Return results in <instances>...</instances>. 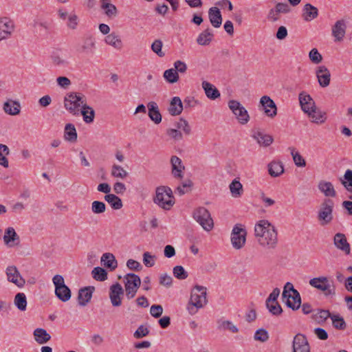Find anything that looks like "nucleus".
Segmentation results:
<instances>
[{
	"mask_svg": "<svg viewBox=\"0 0 352 352\" xmlns=\"http://www.w3.org/2000/svg\"><path fill=\"white\" fill-rule=\"evenodd\" d=\"M87 104V99L84 94L78 92H71L67 94L64 99L65 108L74 116L79 115V107Z\"/></svg>",
	"mask_w": 352,
	"mask_h": 352,
	"instance_id": "obj_4",
	"label": "nucleus"
},
{
	"mask_svg": "<svg viewBox=\"0 0 352 352\" xmlns=\"http://www.w3.org/2000/svg\"><path fill=\"white\" fill-rule=\"evenodd\" d=\"M21 105L16 101H7L3 104L4 111L11 116H16L20 113Z\"/></svg>",
	"mask_w": 352,
	"mask_h": 352,
	"instance_id": "obj_35",
	"label": "nucleus"
},
{
	"mask_svg": "<svg viewBox=\"0 0 352 352\" xmlns=\"http://www.w3.org/2000/svg\"><path fill=\"white\" fill-rule=\"evenodd\" d=\"M202 88L204 89L206 96L211 99L215 100L220 97V92L219 90L211 83L207 81L202 82Z\"/></svg>",
	"mask_w": 352,
	"mask_h": 352,
	"instance_id": "obj_32",
	"label": "nucleus"
},
{
	"mask_svg": "<svg viewBox=\"0 0 352 352\" xmlns=\"http://www.w3.org/2000/svg\"><path fill=\"white\" fill-rule=\"evenodd\" d=\"M291 292L295 294L296 299L300 300L299 292L296 289H294L293 285L291 283L287 282L284 286L283 292L282 294L283 301L286 297H290Z\"/></svg>",
	"mask_w": 352,
	"mask_h": 352,
	"instance_id": "obj_48",
	"label": "nucleus"
},
{
	"mask_svg": "<svg viewBox=\"0 0 352 352\" xmlns=\"http://www.w3.org/2000/svg\"><path fill=\"white\" fill-rule=\"evenodd\" d=\"M6 272L9 282L14 283L19 287H23L25 284V280L21 276L16 266H8Z\"/></svg>",
	"mask_w": 352,
	"mask_h": 352,
	"instance_id": "obj_13",
	"label": "nucleus"
},
{
	"mask_svg": "<svg viewBox=\"0 0 352 352\" xmlns=\"http://www.w3.org/2000/svg\"><path fill=\"white\" fill-rule=\"evenodd\" d=\"M228 107L241 124H245L250 120V116L245 108L237 100H230Z\"/></svg>",
	"mask_w": 352,
	"mask_h": 352,
	"instance_id": "obj_9",
	"label": "nucleus"
},
{
	"mask_svg": "<svg viewBox=\"0 0 352 352\" xmlns=\"http://www.w3.org/2000/svg\"><path fill=\"white\" fill-rule=\"evenodd\" d=\"M309 284L312 287L324 292L325 296L335 294L334 288H331L329 280L325 276H320L311 278Z\"/></svg>",
	"mask_w": 352,
	"mask_h": 352,
	"instance_id": "obj_11",
	"label": "nucleus"
},
{
	"mask_svg": "<svg viewBox=\"0 0 352 352\" xmlns=\"http://www.w3.org/2000/svg\"><path fill=\"white\" fill-rule=\"evenodd\" d=\"M34 336L36 342L40 344L47 342L51 336L43 328H37L34 331Z\"/></svg>",
	"mask_w": 352,
	"mask_h": 352,
	"instance_id": "obj_36",
	"label": "nucleus"
},
{
	"mask_svg": "<svg viewBox=\"0 0 352 352\" xmlns=\"http://www.w3.org/2000/svg\"><path fill=\"white\" fill-rule=\"evenodd\" d=\"M206 291V287L198 285H196L191 290L190 300L186 307L190 315L195 314L199 309L204 307L207 304Z\"/></svg>",
	"mask_w": 352,
	"mask_h": 352,
	"instance_id": "obj_2",
	"label": "nucleus"
},
{
	"mask_svg": "<svg viewBox=\"0 0 352 352\" xmlns=\"http://www.w3.org/2000/svg\"><path fill=\"white\" fill-rule=\"evenodd\" d=\"M340 181L345 189L352 193V170L347 169L344 173L343 178H340Z\"/></svg>",
	"mask_w": 352,
	"mask_h": 352,
	"instance_id": "obj_45",
	"label": "nucleus"
},
{
	"mask_svg": "<svg viewBox=\"0 0 352 352\" xmlns=\"http://www.w3.org/2000/svg\"><path fill=\"white\" fill-rule=\"evenodd\" d=\"M260 103L263 107L265 113L270 118H274L277 114V107L274 101L268 96H263L260 100Z\"/></svg>",
	"mask_w": 352,
	"mask_h": 352,
	"instance_id": "obj_16",
	"label": "nucleus"
},
{
	"mask_svg": "<svg viewBox=\"0 0 352 352\" xmlns=\"http://www.w3.org/2000/svg\"><path fill=\"white\" fill-rule=\"evenodd\" d=\"M254 236L258 243L267 249H274L278 243V233L267 220H260L254 227Z\"/></svg>",
	"mask_w": 352,
	"mask_h": 352,
	"instance_id": "obj_1",
	"label": "nucleus"
},
{
	"mask_svg": "<svg viewBox=\"0 0 352 352\" xmlns=\"http://www.w3.org/2000/svg\"><path fill=\"white\" fill-rule=\"evenodd\" d=\"M252 137L261 146L263 147L269 146L274 142V138L272 135L264 133L259 129L254 131Z\"/></svg>",
	"mask_w": 352,
	"mask_h": 352,
	"instance_id": "obj_20",
	"label": "nucleus"
},
{
	"mask_svg": "<svg viewBox=\"0 0 352 352\" xmlns=\"http://www.w3.org/2000/svg\"><path fill=\"white\" fill-rule=\"evenodd\" d=\"M170 164L174 177L182 179L184 177L182 172L185 169V166L182 164V160L176 155H173L170 158Z\"/></svg>",
	"mask_w": 352,
	"mask_h": 352,
	"instance_id": "obj_22",
	"label": "nucleus"
},
{
	"mask_svg": "<svg viewBox=\"0 0 352 352\" xmlns=\"http://www.w3.org/2000/svg\"><path fill=\"white\" fill-rule=\"evenodd\" d=\"M332 325L338 330H345L346 328V323L343 317L339 314H333L331 317Z\"/></svg>",
	"mask_w": 352,
	"mask_h": 352,
	"instance_id": "obj_47",
	"label": "nucleus"
},
{
	"mask_svg": "<svg viewBox=\"0 0 352 352\" xmlns=\"http://www.w3.org/2000/svg\"><path fill=\"white\" fill-rule=\"evenodd\" d=\"M333 243L335 246L343 251L346 254H349L351 252L350 245L347 242L346 236L342 233H337L334 236Z\"/></svg>",
	"mask_w": 352,
	"mask_h": 352,
	"instance_id": "obj_24",
	"label": "nucleus"
},
{
	"mask_svg": "<svg viewBox=\"0 0 352 352\" xmlns=\"http://www.w3.org/2000/svg\"><path fill=\"white\" fill-rule=\"evenodd\" d=\"M100 8L104 10V14L109 19H113L118 15V9L111 3V0H100Z\"/></svg>",
	"mask_w": 352,
	"mask_h": 352,
	"instance_id": "obj_26",
	"label": "nucleus"
},
{
	"mask_svg": "<svg viewBox=\"0 0 352 352\" xmlns=\"http://www.w3.org/2000/svg\"><path fill=\"white\" fill-rule=\"evenodd\" d=\"M254 339L261 342L267 341L269 339L267 331L263 328L256 330L254 336Z\"/></svg>",
	"mask_w": 352,
	"mask_h": 352,
	"instance_id": "obj_55",
	"label": "nucleus"
},
{
	"mask_svg": "<svg viewBox=\"0 0 352 352\" xmlns=\"http://www.w3.org/2000/svg\"><path fill=\"white\" fill-rule=\"evenodd\" d=\"M14 25L8 18L0 19V41L10 38L14 32Z\"/></svg>",
	"mask_w": 352,
	"mask_h": 352,
	"instance_id": "obj_17",
	"label": "nucleus"
},
{
	"mask_svg": "<svg viewBox=\"0 0 352 352\" xmlns=\"http://www.w3.org/2000/svg\"><path fill=\"white\" fill-rule=\"evenodd\" d=\"M104 200L107 201L114 210H119L122 208L123 204L121 199L113 194H108L104 196Z\"/></svg>",
	"mask_w": 352,
	"mask_h": 352,
	"instance_id": "obj_43",
	"label": "nucleus"
},
{
	"mask_svg": "<svg viewBox=\"0 0 352 352\" xmlns=\"http://www.w3.org/2000/svg\"><path fill=\"white\" fill-rule=\"evenodd\" d=\"M52 62L56 67H65L69 64L68 60L65 56L58 52H54L51 56Z\"/></svg>",
	"mask_w": 352,
	"mask_h": 352,
	"instance_id": "obj_41",
	"label": "nucleus"
},
{
	"mask_svg": "<svg viewBox=\"0 0 352 352\" xmlns=\"http://www.w3.org/2000/svg\"><path fill=\"white\" fill-rule=\"evenodd\" d=\"M148 116L149 118L156 124L162 122V115L160 112L157 104L155 102L151 101L147 104Z\"/></svg>",
	"mask_w": 352,
	"mask_h": 352,
	"instance_id": "obj_25",
	"label": "nucleus"
},
{
	"mask_svg": "<svg viewBox=\"0 0 352 352\" xmlns=\"http://www.w3.org/2000/svg\"><path fill=\"white\" fill-rule=\"evenodd\" d=\"M269 174L274 177L280 176L284 172L283 165L280 162L273 161L268 164Z\"/></svg>",
	"mask_w": 352,
	"mask_h": 352,
	"instance_id": "obj_37",
	"label": "nucleus"
},
{
	"mask_svg": "<svg viewBox=\"0 0 352 352\" xmlns=\"http://www.w3.org/2000/svg\"><path fill=\"white\" fill-rule=\"evenodd\" d=\"M292 352H310V346L305 335L298 333L294 336Z\"/></svg>",
	"mask_w": 352,
	"mask_h": 352,
	"instance_id": "obj_14",
	"label": "nucleus"
},
{
	"mask_svg": "<svg viewBox=\"0 0 352 352\" xmlns=\"http://www.w3.org/2000/svg\"><path fill=\"white\" fill-rule=\"evenodd\" d=\"M124 289L119 283H116L109 288V298L112 306L120 307L122 305V298Z\"/></svg>",
	"mask_w": 352,
	"mask_h": 352,
	"instance_id": "obj_12",
	"label": "nucleus"
},
{
	"mask_svg": "<svg viewBox=\"0 0 352 352\" xmlns=\"http://www.w3.org/2000/svg\"><path fill=\"white\" fill-rule=\"evenodd\" d=\"M247 232L241 224H236L231 232V243L236 250H241L245 244Z\"/></svg>",
	"mask_w": 352,
	"mask_h": 352,
	"instance_id": "obj_7",
	"label": "nucleus"
},
{
	"mask_svg": "<svg viewBox=\"0 0 352 352\" xmlns=\"http://www.w3.org/2000/svg\"><path fill=\"white\" fill-rule=\"evenodd\" d=\"M208 17L212 25L215 28H219L222 23V16L219 8L212 7L208 10Z\"/></svg>",
	"mask_w": 352,
	"mask_h": 352,
	"instance_id": "obj_29",
	"label": "nucleus"
},
{
	"mask_svg": "<svg viewBox=\"0 0 352 352\" xmlns=\"http://www.w3.org/2000/svg\"><path fill=\"white\" fill-rule=\"evenodd\" d=\"M166 134L175 141H180L183 139L182 132L176 129H168Z\"/></svg>",
	"mask_w": 352,
	"mask_h": 352,
	"instance_id": "obj_64",
	"label": "nucleus"
},
{
	"mask_svg": "<svg viewBox=\"0 0 352 352\" xmlns=\"http://www.w3.org/2000/svg\"><path fill=\"white\" fill-rule=\"evenodd\" d=\"M14 304L21 311H24L27 309V298L24 293H17L14 299Z\"/></svg>",
	"mask_w": 352,
	"mask_h": 352,
	"instance_id": "obj_42",
	"label": "nucleus"
},
{
	"mask_svg": "<svg viewBox=\"0 0 352 352\" xmlns=\"http://www.w3.org/2000/svg\"><path fill=\"white\" fill-rule=\"evenodd\" d=\"M9 154V148L5 144H0V165L5 168H8L9 166L8 160L6 157Z\"/></svg>",
	"mask_w": 352,
	"mask_h": 352,
	"instance_id": "obj_51",
	"label": "nucleus"
},
{
	"mask_svg": "<svg viewBox=\"0 0 352 352\" xmlns=\"http://www.w3.org/2000/svg\"><path fill=\"white\" fill-rule=\"evenodd\" d=\"M289 150L291 151V155L295 165L298 167H305L306 166V162L303 157L298 151H295L294 147H289Z\"/></svg>",
	"mask_w": 352,
	"mask_h": 352,
	"instance_id": "obj_50",
	"label": "nucleus"
},
{
	"mask_svg": "<svg viewBox=\"0 0 352 352\" xmlns=\"http://www.w3.org/2000/svg\"><path fill=\"white\" fill-rule=\"evenodd\" d=\"M286 305L294 311L298 310L301 305V298L300 300H297L295 298V294H290V297H286L285 298Z\"/></svg>",
	"mask_w": 352,
	"mask_h": 352,
	"instance_id": "obj_49",
	"label": "nucleus"
},
{
	"mask_svg": "<svg viewBox=\"0 0 352 352\" xmlns=\"http://www.w3.org/2000/svg\"><path fill=\"white\" fill-rule=\"evenodd\" d=\"M173 273L174 276L179 280H184L188 276V272L181 265H177L174 267Z\"/></svg>",
	"mask_w": 352,
	"mask_h": 352,
	"instance_id": "obj_56",
	"label": "nucleus"
},
{
	"mask_svg": "<svg viewBox=\"0 0 352 352\" xmlns=\"http://www.w3.org/2000/svg\"><path fill=\"white\" fill-rule=\"evenodd\" d=\"M80 112L82 116L83 120L86 123L89 124L94 122L95 111L91 107L87 105V104H84Z\"/></svg>",
	"mask_w": 352,
	"mask_h": 352,
	"instance_id": "obj_39",
	"label": "nucleus"
},
{
	"mask_svg": "<svg viewBox=\"0 0 352 352\" xmlns=\"http://www.w3.org/2000/svg\"><path fill=\"white\" fill-rule=\"evenodd\" d=\"M309 58L311 62L315 65H318L322 61V56L316 48L310 50Z\"/></svg>",
	"mask_w": 352,
	"mask_h": 352,
	"instance_id": "obj_54",
	"label": "nucleus"
},
{
	"mask_svg": "<svg viewBox=\"0 0 352 352\" xmlns=\"http://www.w3.org/2000/svg\"><path fill=\"white\" fill-rule=\"evenodd\" d=\"M96 49V39L91 35L84 36L81 41L76 45V51L79 54H91L94 53Z\"/></svg>",
	"mask_w": 352,
	"mask_h": 352,
	"instance_id": "obj_10",
	"label": "nucleus"
},
{
	"mask_svg": "<svg viewBox=\"0 0 352 352\" xmlns=\"http://www.w3.org/2000/svg\"><path fill=\"white\" fill-rule=\"evenodd\" d=\"M214 34L211 29L207 28L203 31L197 38V43L200 45H208L212 41Z\"/></svg>",
	"mask_w": 352,
	"mask_h": 352,
	"instance_id": "obj_33",
	"label": "nucleus"
},
{
	"mask_svg": "<svg viewBox=\"0 0 352 352\" xmlns=\"http://www.w3.org/2000/svg\"><path fill=\"white\" fill-rule=\"evenodd\" d=\"M266 307L269 311L274 316H278L283 312L282 307L278 302H270V305H266Z\"/></svg>",
	"mask_w": 352,
	"mask_h": 352,
	"instance_id": "obj_62",
	"label": "nucleus"
},
{
	"mask_svg": "<svg viewBox=\"0 0 352 352\" xmlns=\"http://www.w3.org/2000/svg\"><path fill=\"white\" fill-rule=\"evenodd\" d=\"M332 315L329 310L319 309L316 315V320H318V323H322L329 318L331 319Z\"/></svg>",
	"mask_w": 352,
	"mask_h": 352,
	"instance_id": "obj_61",
	"label": "nucleus"
},
{
	"mask_svg": "<svg viewBox=\"0 0 352 352\" xmlns=\"http://www.w3.org/2000/svg\"><path fill=\"white\" fill-rule=\"evenodd\" d=\"M155 204L160 208L168 210L175 204V198L170 187L159 186L155 190V197L153 198Z\"/></svg>",
	"mask_w": 352,
	"mask_h": 352,
	"instance_id": "obj_3",
	"label": "nucleus"
},
{
	"mask_svg": "<svg viewBox=\"0 0 352 352\" xmlns=\"http://www.w3.org/2000/svg\"><path fill=\"white\" fill-rule=\"evenodd\" d=\"M111 175L115 177L125 178L128 173L120 166L114 164L112 166Z\"/></svg>",
	"mask_w": 352,
	"mask_h": 352,
	"instance_id": "obj_57",
	"label": "nucleus"
},
{
	"mask_svg": "<svg viewBox=\"0 0 352 352\" xmlns=\"http://www.w3.org/2000/svg\"><path fill=\"white\" fill-rule=\"evenodd\" d=\"M163 76L168 82L171 84L177 82L179 78L178 73L173 68L166 69Z\"/></svg>",
	"mask_w": 352,
	"mask_h": 352,
	"instance_id": "obj_52",
	"label": "nucleus"
},
{
	"mask_svg": "<svg viewBox=\"0 0 352 352\" xmlns=\"http://www.w3.org/2000/svg\"><path fill=\"white\" fill-rule=\"evenodd\" d=\"M307 115L311 119V122L317 124L324 123L327 119L326 113L321 111L317 107L308 112Z\"/></svg>",
	"mask_w": 352,
	"mask_h": 352,
	"instance_id": "obj_34",
	"label": "nucleus"
},
{
	"mask_svg": "<svg viewBox=\"0 0 352 352\" xmlns=\"http://www.w3.org/2000/svg\"><path fill=\"white\" fill-rule=\"evenodd\" d=\"M101 263L102 265L109 269L110 271L115 270L118 267V261L115 256L111 253H104L101 257Z\"/></svg>",
	"mask_w": 352,
	"mask_h": 352,
	"instance_id": "obj_31",
	"label": "nucleus"
},
{
	"mask_svg": "<svg viewBox=\"0 0 352 352\" xmlns=\"http://www.w3.org/2000/svg\"><path fill=\"white\" fill-rule=\"evenodd\" d=\"M55 286V295L62 302H67L72 296L70 289L65 284L63 276L56 274L52 278Z\"/></svg>",
	"mask_w": 352,
	"mask_h": 352,
	"instance_id": "obj_5",
	"label": "nucleus"
},
{
	"mask_svg": "<svg viewBox=\"0 0 352 352\" xmlns=\"http://www.w3.org/2000/svg\"><path fill=\"white\" fill-rule=\"evenodd\" d=\"M346 25L344 19L338 20L332 27V35L336 41H340L344 37Z\"/></svg>",
	"mask_w": 352,
	"mask_h": 352,
	"instance_id": "obj_23",
	"label": "nucleus"
},
{
	"mask_svg": "<svg viewBox=\"0 0 352 352\" xmlns=\"http://www.w3.org/2000/svg\"><path fill=\"white\" fill-rule=\"evenodd\" d=\"M163 46L162 41L160 39L155 40L154 42L151 45V50L153 52H155L158 56L164 57L165 56V53L162 52V48Z\"/></svg>",
	"mask_w": 352,
	"mask_h": 352,
	"instance_id": "obj_60",
	"label": "nucleus"
},
{
	"mask_svg": "<svg viewBox=\"0 0 352 352\" xmlns=\"http://www.w3.org/2000/svg\"><path fill=\"white\" fill-rule=\"evenodd\" d=\"M77 132L73 124H67L65 126L64 138L70 142H75L77 140Z\"/></svg>",
	"mask_w": 352,
	"mask_h": 352,
	"instance_id": "obj_38",
	"label": "nucleus"
},
{
	"mask_svg": "<svg viewBox=\"0 0 352 352\" xmlns=\"http://www.w3.org/2000/svg\"><path fill=\"white\" fill-rule=\"evenodd\" d=\"M3 242L8 248L19 245L20 243V237L12 227H8L3 235Z\"/></svg>",
	"mask_w": 352,
	"mask_h": 352,
	"instance_id": "obj_18",
	"label": "nucleus"
},
{
	"mask_svg": "<svg viewBox=\"0 0 352 352\" xmlns=\"http://www.w3.org/2000/svg\"><path fill=\"white\" fill-rule=\"evenodd\" d=\"M105 43L117 50H121L123 46L121 38L115 33L108 34L105 37Z\"/></svg>",
	"mask_w": 352,
	"mask_h": 352,
	"instance_id": "obj_40",
	"label": "nucleus"
},
{
	"mask_svg": "<svg viewBox=\"0 0 352 352\" xmlns=\"http://www.w3.org/2000/svg\"><path fill=\"white\" fill-rule=\"evenodd\" d=\"M124 278L125 280L124 282V287L125 290L126 289V287L129 286V288H133V283L136 282L137 285L138 286V288L140 287L141 285V279L140 276L135 274L133 273H128L124 276Z\"/></svg>",
	"mask_w": 352,
	"mask_h": 352,
	"instance_id": "obj_44",
	"label": "nucleus"
},
{
	"mask_svg": "<svg viewBox=\"0 0 352 352\" xmlns=\"http://www.w3.org/2000/svg\"><path fill=\"white\" fill-rule=\"evenodd\" d=\"M175 126L179 129L183 130L186 135H190L191 133V128L186 120L181 118L179 122H177L175 124Z\"/></svg>",
	"mask_w": 352,
	"mask_h": 352,
	"instance_id": "obj_58",
	"label": "nucleus"
},
{
	"mask_svg": "<svg viewBox=\"0 0 352 352\" xmlns=\"http://www.w3.org/2000/svg\"><path fill=\"white\" fill-rule=\"evenodd\" d=\"M93 278L98 281H104L107 279V271L100 267H96L91 272Z\"/></svg>",
	"mask_w": 352,
	"mask_h": 352,
	"instance_id": "obj_53",
	"label": "nucleus"
},
{
	"mask_svg": "<svg viewBox=\"0 0 352 352\" xmlns=\"http://www.w3.org/2000/svg\"><path fill=\"white\" fill-rule=\"evenodd\" d=\"M95 287L88 286L81 288L78 291V302L80 306H85L91 300Z\"/></svg>",
	"mask_w": 352,
	"mask_h": 352,
	"instance_id": "obj_21",
	"label": "nucleus"
},
{
	"mask_svg": "<svg viewBox=\"0 0 352 352\" xmlns=\"http://www.w3.org/2000/svg\"><path fill=\"white\" fill-rule=\"evenodd\" d=\"M106 210V205L104 202L100 201H94L91 204V211L94 214H101Z\"/></svg>",
	"mask_w": 352,
	"mask_h": 352,
	"instance_id": "obj_59",
	"label": "nucleus"
},
{
	"mask_svg": "<svg viewBox=\"0 0 352 352\" xmlns=\"http://www.w3.org/2000/svg\"><path fill=\"white\" fill-rule=\"evenodd\" d=\"M316 75L318 83L322 87H327L331 81V73L325 65H320L316 70Z\"/></svg>",
	"mask_w": 352,
	"mask_h": 352,
	"instance_id": "obj_15",
	"label": "nucleus"
},
{
	"mask_svg": "<svg viewBox=\"0 0 352 352\" xmlns=\"http://www.w3.org/2000/svg\"><path fill=\"white\" fill-rule=\"evenodd\" d=\"M193 217L205 230L210 231L213 228V220L210 213L206 208H197L193 212Z\"/></svg>",
	"mask_w": 352,
	"mask_h": 352,
	"instance_id": "obj_6",
	"label": "nucleus"
},
{
	"mask_svg": "<svg viewBox=\"0 0 352 352\" xmlns=\"http://www.w3.org/2000/svg\"><path fill=\"white\" fill-rule=\"evenodd\" d=\"M318 188L325 197H335L336 196V191L334 189L333 185L330 182L321 180L318 183Z\"/></svg>",
	"mask_w": 352,
	"mask_h": 352,
	"instance_id": "obj_28",
	"label": "nucleus"
},
{
	"mask_svg": "<svg viewBox=\"0 0 352 352\" xmlns=\"http://www.w3.org/2000/svg\"><path fill=\"white\" fill-rule=\"evenodd\" d=\"M298 99L302 110L306 113L316 107L314 99L305 91L299 94Z\"/></svg>",
	"mask_w": 352,
	"mask_h": 352,
	"instance_id": "obj_19",
	"label": "nucleus"
},
{
	"mask_svg": "<svg viewBox=\"0 0 352 352\" xmlns=\"http://www.w3.org/2000/svg\"><path fill=\"white\" fill-rule=\"evenodd\" d=\"M318 16V8L310 3H306L302 10V16L306 21H310Z\"/></svg>",
	"mask_w": 352,
	"mask_h": 352,
	"instance_id": "obj_30",
	"label": "nucleus"
},
{
	"mask_svg": "<svg viewBox=\"0 0 352 352\" xmlns=\"http://www.w3.org/2000/svg\"><path fill=\"white\" fill-rule=\"evenodd\" d=\"M183 102L178 96L173 97L170 102L169 107L168 109V113L173 116H179L183 111Z\"/></svg>",
	"mask_w": 352,
	"mask_h": 352,
	"instance_id": "obj_27",
	"label": "nucleus"
},
{
	"mask_svg": "<svg viewBox=\"0 0 352 352\" xmlns=\"http://www.w3.org/2000/svg\"><path fill=\"white\" fill-rule=\"evenodd\" d=\"M230 190L234 197H239L243 194V186L239 181L234 179L230 184Z\"/></svg>",
	"mask_w": 352,
	"mask_h": 352,
	"instance_id": "obj_46",
	"label": "nucleus"
},
{
	"mask_svg": "<svg viewBox=\"0 0 352 352\" xmlns=\"http://www.w3.org/2000/svg\"><path fill=\"white\" fill-rule=\"evenodd\" d=\"M333 201L330 199H325L321 204L318 219L322 226L329 224L333 219Z\"/></svg>",
	"mask_w": 352,
	"mask_h": 352,
	"instance_id": "obj_8",
	"label": "nucleus"
},
{
	"mask_svg": "<svg viewBox=\"0 0 352 352\" xmlns=\"http://www.w3.org/2000/svg\"><path fill=\"white\" fill-rule=\"evenodd\" d=\"M156 256L151 254L148 252H145L143 254V263L145 266L148 267H153L155 265V260Z\"/></svg>",
	"mask_w": 352,
	"mask_h": 352,
	"instance_id": "obj_63",
	"label": "nucleus"
}]
</instances>
